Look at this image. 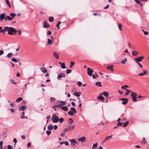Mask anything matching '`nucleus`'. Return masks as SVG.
Wrapping results in <instances>:
<instances>
[{"label":"nucleus","instance_id":"36","mask_svg":"<svg viewBox=\"0 0 149 149\" xmlns=\"http://www.w3.org/2000/svg\"><path fill=\"white\" fill-rule=\"evenodd\" d=\"M54 20V17H50L49 19V21L50 22H52Z\"/></svg>","mask_w":149,"mask_h":149},{"label":"nucleus","instance_id":"3","mask_svg":"<svg viewBox=\"0 0 149 149\" xmlns=\"http://www.w3.org/2000/svg\"><path fill=\"white\" fill-rule=\"evenodd\" d=\"M119 100L123 101V102H122V104H126L128 102V99L124 98L119 99Z\"/></svg>","mask_w":149,"mask_h":149},{"label":"nucleus","instance_id":"19","mask_svg":"<svg viewBox=\"0 0 149 149\" xmlns=\"http://www.w3.org/2000/svg\"><path fill=\"white\" fill-rule=\"evenodd\" d=\"M5 19L6 20L8 19L9 21H11L13 20V18H11L9 16H7L6 17H5Z\"/></svg>","mask_w":149,"mask_h":149},{"label":"nucleus","instance_id":"15","mask_svg":"<svg viewBox=\"0 0 149 149\" xmlns=\"http://www.w3.org/2000/svg\"><path fill=\"white\" fill-rule=\"evenodd\" d=\"M5 14L3 13L0 15V20H2L4 18H5L4 17L5 16Z\"/></svg>","mask_w":149,"mask_h":149},{"label":"nucleus","instance_id":"63","mask_svg":"<svg viewBox=\"0 0 149 149\" xmlns=\"http://www.w3.org/2000/svg\"><path fill=\"white\" fill-rule=\"evenodd\" d=\"M47 34V35H50L52 34V32L50 31H48Z\"/></svg>","mask_w":149,"mask_h":149},{"label":"nucleus","instance_id":"6","mask_svg":"<svg viewBox=\"0 0 149 149\" xmlns=\"http://www.w3.org/2000/svg\"><path fill=\"white\" fill-rule=\"evenodd\" d=\"M74 125L69 126L68 127H67L66 128H65V130H66V131L72 130L74 128Z\"/></svg>","mask_w":149,"mask_h":149},{"label":"nucleus","instance_id":"21","mask_svg":"<svg viewBox=\"0 0 149 149\" xmlns=\"http://www.w3.org/2000/svg\"><path fill=\"white\" fill-rule=\"evenodd\" d=\"M53 55L56 58H59V55L58 54H57L56 52H54L53 53Z\"/></svg>","mask_w":149,"mask_h":149},{"label":"nucleus","instance_id":"52","mask_svg":"<svg viewBox=\"0 0 149 149\" xmlns=\"http://www.w3.org/2000/svg\"><path fill=\"white\" fill-rule=\"evenodd\" d=\"M51 131L50 130H47L46 131L47 134V135H48V136H49L50 135V134L51 133Z\"/></svg>","mask_w":149,"mask_h":149},{"label":"nucleus","instance_id":"9","mask_svg":"<svg viewBox=\"0 0 149 149\" xmlns=\"http://www.w3.org/2000/svg\"><path fill=\"white\" fill-rule=\"evenodd\" d=\"M86 139V138L85 137L83 136L80 138L78 139V141L83 143L85 141Z\"/></svg>","mask_w":149,"mask_h":149},{"label":"nucleus","instance_id":"26","mask_svg":"<svg viewBox=\"0 0 149 149\" xmlns=\"http://www.w3.org/2000/svg\"><path fill=\"white\" fill-rule=\"evenodd\" d=\"M92 75V77L94 79L96 78L98 76V75L96 72H95L94 74H93Z\"/></svg>","mask_w":149,"mask_h":149},{"label":"nucleus","instance_id":"30","mask_svg":"<svg viewBox=\"0 0 149 149\" xmlns=\"http://www.w3.org/2000/svg\"><path fill=\"white\" fill-rule=\"evenodd\" d=\"M75 62L73 61H71L70 62V64L69 66L70 68H72V67L74 65Z\"/></svg>","mask_w":149,"mask_h":149},{"label":"nucleus","instance_id":"58","mask_svg":"<svg viewBox=\"0 0 149 149\" xmlns=\"http://www.w3.org/2000/svg\"><path fill=\"white\" fill-rule=\"evenodd\" d=\"M8 149H12L13 148V147L10 145H8Z\"/></svg>","mask_w":149,"mask_h":149},{"label":"nucleus","instance_id":"55","mask_svg":"<svg viewBox=\"0 0 149 149\" xmlns=\"http://www.w3.org/2000/svg\"><path fill=\"white\" fill-rule=\"evenodd\" d=\"M69 123L70 124H71L73 122L72 119V118H70L69 119Z\"/></svg>","mask_w":149,"mask_h":149},{"label":"nucleus","instance_id":"57","mask_svg":"<svg viewBox=\"0 0 149 149\" xmlns=\"http://www.w3.org/2000/svg\"><path fill=\"white\" fill-rule=\"evenodd\" d=\"M12 61H13L15 62H17V60L15 58H12Z\"/></svg>","mask_w":149,"mask_h":149},{"label":"nucleus","instance_id":"35","mask_svg":"<svg viewBox=\"0 0 149 149\" xmlns=\"http://www.w3.org/2000/svg\"><path fill=\"white\" fill-rule=\"evenodd\" d=\"M22 99L21 97H19L16 99V102H19L22 101Z\"/></svg>","mask_w":149,"mask_h":149},{"label":"nucleus","instance_id":"28","mask_svg":"<svg viewBox=\"0 0 149 149\" xmlns=\"http://www.w3.org/2000/svg\"><path fill=\"white\" fill-rule=\"evenodd\" d=\"M71 111L74 113H77V111L75 109L74 107H71Z\"/></svg>","mask_w":149,"mask_h":149},{"label":"nucleus","instance_id":"61","mask_svg":"<svg viewBox=\"0 0 149 149\" xmlns=\"http://www.w3.org/2000/svg\"><path fill=\"white\" fill-rule=\"evenodd\" d=\"M13 141L14 142H15V145H16V143L17 142V139L16 138H14V139H13Z\"/></svg>","mask_w":149,"mask_h":149},{"label":"nucleus","instance_id":"27","mask_svg":"<svg viewBox=\"0 0 149 149\" xmlns=\"http://www.w3.org/2000/svg\"><path fill=\"white\" fill-rule=\"evenodd\" d=\"M107 69H109L111 70L112 71H113V65H110V66H108V67H107Z\"/></svg>","mask_w":149,"mask_h":149},{"label":"nucleus","instance_id":"51","mask_svg":"<svg viewBox=\"0 0 149 149\" xmlns=\"http://www.w3.org/2000/svg\"><path fill=\"white\" fill-rule=\"evenodd\" d=\"M13 55V54L12 53H8V54L7 55V57H10L11 56Z\"/></svg>","mask_w":149,"mask_h":149},{"label":"nucleus","instance_id":"13","mask_svg":"<svg viewBox=\"0 0 149 149\" xmlns=\"http://www.w3.org/2000/svg\"><path fill=\"white\" fill-rule=\"evenodd\" d=\"M50 26L47 23V21H45L44 22V25L43 27L45 28H47Z\"/></svg>","mask_w":149,"mask_h":149},{"label":"nucleus","instance_id":"37","mask_svg":"<svg viewBox=\"0 0 149 149\" xmlns=\"http://www.w3.org/2000/svg\"><path fill=\"white\" fill-rule=\"evenodd\" d=\"M65 104V103H59L58 105H57V106H56V107H61L62 105H64Z\"/></svg>","mask_w":149,"mask_h":149},{"label":"nucleus","instance_id":"39","mask_svg":"<svg viewBox=\"0 0 149 149\" xmlns=\"http://www.w3.org/2000/svg\"><path fill=\"white\" fill-rule=\"evenodd\" d=\"M48 42L47 43L49 45H51L52 44V41L49 38L47 39Z\"/></svg>","mask_w":149,"mask_h":149},{"label":"nucleus","instance_id":"62","mask_svg":"<svg viewBox=\"0 0 149 149\" xmlns=\"http://www.w3.org/2000/svg\"><path fill=\"white\" fill-rule=\"evenodd\" d=\"M64 143L66 146H68L69 145V143L68 142L66 141L65 142H64Z\"/></svg>","mask_w":149,"mask_h":149},{"label":"nucleus","instance_id":"12","mask_svg":"<svg viewBox=\"0 0 149 149\" xmlns=\"http://www.w3.org/2000/svg\"><path fill=\"white\" fill-rule=\"evenodd\" d=\"M26 109V107L25 106H20L19 109V110H20L24 111Z\"/></svg>","mask_w":149,"mask_h":149},{"label":"nucleus","instance_id":"29","mask_svg":"<svg viewBox=\"0 0 149 149\" xmlns=\"http://www.w3.org/2000/svg\"><path fill=\"white\" fill-rule=\"evenodd\" d=\"M97 99L98 100H104V98L103 97L101 96V95H100V96L98 97Z\"/></svg>","mask_w":149,"mask_h":149},{"label":"nucleus","instance_id":"18","mask_svg":"<svg viewBox=\"0 0 149 149\" xmlns=\"http://www.w3.org/2000/svg\"><path fill=\"white\" fill-rule=\"evenodd\" d=\"M7 31V26L5 27L4 28V29H0V33H3L5 31Z\"/></svg>","mask_w":149,"mask_h":149},{"label":"nucleus","instance_id":"45","mask_svg":"<svg viewBox=\"0 0 149 149\" xmlns=\"http://www.w3.org/2000/svg\"><path fill=\"white\" fill-rule=\"evenodd\" d=\"M129 123L128 121H127L125 123H124L123 124V127H125L127 126L128 124Z\"/></svg>","mask_w":149,"mask_h":149},{"label":"nucleus","instance_id":"2","mask_svg":"<svg viewBox=\"0 0 149 149\" xmlns=\"http://www.w3.org/2000/svg\"><path fill=\"white\" fill-rule=\"evenodd\" d=\"M52 119L53 122L56 123L58 121L59 118L57 115L54 114L52 116Z\"/></svg>","mask_w":149,"mask_h":149},{"label":"nucleus","instance_id":"54","mask_svg":"<svg viewBox=\"0 0 149 149\" xmlns=\"http://www.w3.org/2000/svg\"><path fill=\"white\" fill-rule=\"evenodd\" d=\"M123 124V122H119L118 123L117 125L118 126L120 125V126H122Z\"/></svg>","mask_w":149,"mask_h":149},{"label":"nucleus","instance_id":"31","mask_svg":"<svg viewBox=\"0 0 149 149\" xmlns=\"http://www.w3.org/2000/svg\"><path fill=\"white\" fill-rule=\"evenodd\" d=\"M61 67L63 69L67 68L65 66V63H62L61 65Z\"/></svg>","mask_w":149,"mask_h":149},{"label":"nucleus","instance_id":"16","mask_svg":"<svg viewBox=\"0 0 149 149\" xmlns=\"http://www.w3.org/2000/svg\"><path fill=\"white\" fill-rule=\"evenodd\" d=\"M73 94L74 96L78 97L80 96L81 94L80 92H76L75 93H74Z\"/></svg>","mask_w":149,"mask_h":149},{"label":"nucleus","instance_id":"32","mask_svg":"<svg viewBox=\"0 0 149 149\" xmlns=\"http://www.w3.org/2000/svg\"><path fill=\"white\" fill-rule=\"evenodd\" d=\"M127 91V92H126L125 93V95H128L130 93L132 92V91L130 90H129L128 89H125Z\"/></svg>","mask_w":149,"mask_h":149},{"label":"nucleus","instance_id":"44","mask_svg":"<svg viewBox=\"0 0 149 149\" xmlns=\"http://www.w3.org/2000/svg\"><path fill=\"white\" fill-rule=\"evenodd\" d=\"M68 114L70 116H73L74 115L73 112L71 111H68Z\"/></svg>","mask_w":149,"mask_h":149},{"label":"nucleus","instance_id":"49","mask_svg":"<svg viewBox=\"0 0 149 149\" xmlns=\"http://www.w3.org/2000/svg\"><path fill=\"white\" fill-rule=\"evenodd\" d=\"M64 120L63 118H61L59 119L58 121H59L60 123H62L63 121Z\"/></svg>","mask_w":149,"mask_h":149},{"label":"nucleus","instance_id":"14","mask_svg":"<svg viewBox=\"0 0 149 149\" xmlns=\"http://www.w3.org/2000/svg\"><path fill=\"white\" fill-rule=\"evenodd\" d=\"M112 135H111V136L106 137L104 140L103 141V142H104L107 141H108L110 138H111L112 137Z\"/></svg>","mask_w":149,"mask_h":149},{"label":"nucleus","instance_id":"48","mask_svg":"<svg viewBox=\"0 0 149 149\" xmlns=\"http://www.w3.org/2000/svg\"><path fill=\"white\" fill-rule=\"evenodd\" d=\"M61 22H58L56 25V27L58 28V29H60V27L59 26V25L61 24Z\"/></svg>","mask_w":149,"mask_h":149},{"label":"nucleus","instance_id":"34","mask_svg":"<svg viewBox=\"0 0 149 149\" xmlns=\"http://www.w3.org/2000/svg\"><path fill=\"white\" fill-rule=\"evenodd\" d=\"M97 143H96L94 144H93L92 147L93 148H97Z\"/></svg>","mask_w":149,"mask_h":149},{"label":"nucleus","instance_id":"41","mask_svg":"<svg viewBox=\"0 0 149 149\" xmlns=\"http://www.w3.org/2000/svg\"><path fill=\"white\" fill-rule=\"evenodd\" d=\"M134 1L137 3L140 4L141 6H142V4H141L140 2V0H134Z\"/></svg>","mask_w":149,"mask_h":149},{"label":"nucleus","instance_id":"24","mask_svg":"<svg viewBox=\"0 0 149 149\" xmlns=\"http://www.w3.org/2000/svg\"><path fill=\"white\" fill-rule=\"evenodd\" d=\"M67 132L66 130H65V129L63 132L61 134V136L62 137H63L65 135V133Z\"/></svg>","mask_w":149,"mask_h":149},{"label":"nucleus","instance_id":"11","mask_svg":"<svg viewBox=\"0 0 149 149\" xmlns=\"http://www.w3.org/2000/svg\"><path fill=\"white\" fill-rule=\"evenodd\" d=\"M41 71L44 73H46L47 72V70L44 67H42L40 68Z\"/></svg>","mask_w":149,"mask_h":149},{"label":"nucleus","instance_id":"38","mask_svg":"<svg viewBox=\"0 0 149 149\" xmlns=\"http://www.w3.org/2000/svg\"><path fill=\"white\" fill-rule=\"evenodd\" d=\"M16 14L15 13H10V16L11 17V18H13H13L15 16Z\"/></svg>","mask_w":149,"mask_h":149},{"label":"nucleus","instance_id":"25","mask_svg":"<svg viewBox=\"0 0 149 149\" xmlns=\"http://www.w3.org/2000/svg\"><path fill=\"white\" fill-rule=\"evenodd\" d=\"M132 54L133 56H135L138 54V52L135 51H132Z\"/></svg>","mask_w":149,"mask_h":149},{"label":"nucleus","instance_id":"47","mask_svg":"<svg viewBox=\"0 0 149 149\" xmlns=\"http://www.w3.org/2000/svg\"><path fill=\"white\" fill-rule=\"evenodd\" d=\"M24 112H23L22 113V115L21 116V118L23 119L24 118Z\"/></svg>","mask_w":149,"mask_h":149},{"label":"nucleus","instance_id":"10","mask_svg":"<svg viewBox=\"0 0 149 149\" xmlns=\"http://www.w3.org/2000/svg\"><path fill=\"white\" fill-rule=\"evenodd\" d=\"M103 95L105 97H107L109 95L108 93L106 91H104L102 92L101 94H100V95Z\"/></svg>","mask_w":149,"mask_h":149},{"label":"nucleus","instance_id":"7","mask_svg":"<svg viewBox=\"0 0 149 149\" xmlns=\"http://www.w3.org/2000/svg\"><path fill=\"white\" fill-rule=\"evenodd\" d=\"M65 75L63 73H61L58 74L57 76V78L59 79L62 77H65Z\"/></svg>","mask_w":149,"mask_h":149},{"label":"nucleus","instance_id":"50","mask_svg":"<svg viewBox=\"0 0 149 149\" xmlns=\"http://www.w3.org/2000/svg\"><path fill=\"white\" fill-rule=\"evenodd\" d=\"M71 71H72L70 69H68L66 70L67 74H68L70 73L71 72Z\"/></svg>","mask_w":149,"mask_h":149},{"label":"nucleus","instance_id":"33","mask_svg":"<svg viewBox=\"0 0 149 149\" xmlns=\"http://www.w3.org/2000/svg\"><path fill=\"white\" fill-rule=\"evenodd\" d=\"M127 61V59L126 58H125V59L124 60H122L121 62L120 63H121L123 64H125V63Z\"/></svg>","mask_w":149,"mask_h":149},{"label":"nucleus","instance_id":"40","mask_svg":"<svg viewBox=\"0 0 149 149\" xmlns=\"http://www.w3.org/2000/svg\"><path fill=\"white\" fill-rule=\"evenodd\" d=\"M47 128L49 130H52L53 128V125H49L48 127Z\"/></svg>","mask_w":149,"mask_h":149},{"label":"nucleus","instance_id":"22","mask_svg":"<svg viewBox=\"0 0 149 149\" xmlns=\"http://www.w3.org/2000/svg\"><path fill=\"white\" fill-rule=\"evenodd\" d=\"M137 95V94L135 93H134L133 92H132V93L131 95V96L132 97H136V96Z\"/></svg>","mask_w":149,"mask_h":149},{"label":"nucleus","instance_id":"60","mask_svg":"<svg viewBox=\"0 0 149 149\" xmlns=\"http://www.w3.org/2000/svg\"><path fill=\"white\" fill-rule=\"evenodd\" d=\"M10 81L11 82V83H12L13 84H17L16 83H15V82L14 80L13 79H11L10 80Z\"/></svg>","mask_w":149,"mask_h":149},{"label":"nucleus","instance_id":"8","mask_svg":"<svg viewBox=\"0 0 149 149\" xmlns=\"http://www.w3.org/2000/svg\"><path fill=\"white\" fill-rule=\"evenodd\" d=\"M143 56H140L138 58H135L134 59L135 60V61H141L142 59H143Z\"/></svg>","mask_w":149,"mask_h":149},{"label":"nucleus","instance_id":"4","mask_svg":"<svg viewBox=\"0 0 149 149\" xmlns=\"http://www.w3.org/2000/svg\"><path fill=\"white\" fill-rule=\"evenodd\" d=\"M69 141L71 142L72 146L73 147H74L75 145L77 143V142L74 139H69Z\"/></svg>","mask_w":149,"mask_h":149},{"label":"nucleus","instance_id":"42","mask_svg":"<svg viewBox=\"0 0 149 149\" xmlns=\"http://www.w3.org/2000/svg\"><path fill=\"white\" fill-rule=\"evenodd\" d=\"M6 3L9 6L10 8L11 7V6L10 4V2L8 0H5Z\"/></svg>","mask_w":149,"mask_h":149},{"label":"nucleus","instance_id":"56","mask_svg":"<svg viewBox=\"0 0 149 149\" xmlns=\"http://www.w3.org/2000/svg\"><path fill=\"white\" fill-rule=\"evenodd\" d=\"M55 99L54 97H51L50 98V100L52 102H54L55 101Z\"/></svg>","mask_w":149,"mask_h":149},{"label":"nucleus","instance_id":"46","mask_svg":"<svg viewBox=\"0 0 149 149\" xmlns=\"http://www.w3.org/2000/svg\"><path fill=\"white\" fill-rule=\"evenodd\" d=\"M122 25L120 24H119L118 25V28L121 31L122 30Z\"/></svg>","mask_w":149,"mask_h":149},{"label":"nucleus","instance_id":"17","mask_svg":"<svg viewBox=\"0 0 149 149\" xmlns=\"http://www.w3.org/2000/svg\"><path fill=\"white\" fill-rule=\"evenodd\" d=\"M61 109L62 110H64L65 111H67L68 110V107L67 106H65L64 107H61Z\"/></svg>","mask_w":149,"mask_h":149},{"label":"nucleus","instance_id":"59","mask_svg":"<svg viewBox=\"0 0 149 149\" xmlns=\"http://www.w3.org/2000/svg\"><path fill=\"white\" fill-rule=\"evenodd\" d=\"M132 100L134 102H136L137 100L136 99V97H132Z\"/></svg>","mask_w":149,"mask_h":149},{"label":"nucleus","instance_id":"23","mask_svg":"<svg viewBox=\"0 0 149 149\" xmlns=\"http://www.w3.org/2000/svg\"><path fill=\"white\" fill-rule=\"evenodd\" d=\"M95 85L96 86H100V87L102 86V85H101V83L100 81L97 82L95 83Z\"/></svg>","mask_w":149,"mask_h":149},{"label":"nucleus","instance_id":"53","mask_svg":"<svg viewBox=\"0 0 149 149\" xmlns=\"http://www.w3.org/2000/svg\"><path fill=\"white\" fill-rule=\"evenodd\" d=\"M82 84V82L81 81H79L77 82V84L79 86H81Z\"/></svg>","mask_w":149,"mask_h":149},{"label":"nucleus","instance_id":"43","mask_svg":"<svg viewBox=\"0 0 149 149\" xmlns=\"http://www.w3.org/2000/svg\"><path fill=\"white\" fill-rule=\"evenodd\" d=\"M125 88H128V86L127 85H125L123 86H121V88L123 89H126Z\"/></svg>","mask_w":149,"mask_h":149},{"label":"nucleus","instance_id":"1","mask_svg":"<svg viewBox=\"0 0 149 149\" xmlns=\"http://www.w3.org/2000/svg\"><path fill=\"white\" fill-rule=\"evenodd\" d=\"M8 31V34L10 35H15L17 33V31L14 28L11 27L7 26V31Z\"/></svg>","mask_w":149,"mask_h":149},{"label":"nucleus","instance_id":"5","mask_svg":"<svg viewBox=\"0 0 149 149\" xmlns=\"http://www.w3.org/2000/svg\"><path fill=\"white\" fill-rule=\"evenodd\" d=\"M87 73L90 76H91L92 73L93 72V70L89 68H88L87 69Z\"/></svg>","mask_w":149,"mask_h":149},{"label":"nucleus","instance_id":"20","mask_svg":"<svg viewBox=\"0 0 149 149\" xmlns=\"http://www.w3.org/2000/svg\"><path fill=\"white\" fill-rule=\"evenodd\" d=\"M147 74V72L146 70H144L143 72V73H140L139 74V75L140 76H143L144 75L146 74Z\"/></svg>","mask_w":149,"mask_h":149},{"label":"nucleus","instance_id":"64","mask_svg":"<svg viewBox=\"0 0 149 149\" xmlns=\"http://www.w3.org/2000/svg\"><path fill=\"white\" fill-rule=\"evenodd\" d=\"M53 127H54V130H56V129H57V128L58 127V126H57V125H55Z\"/></svg>","mask_w":149,"mask_h":149}]
</instances>
